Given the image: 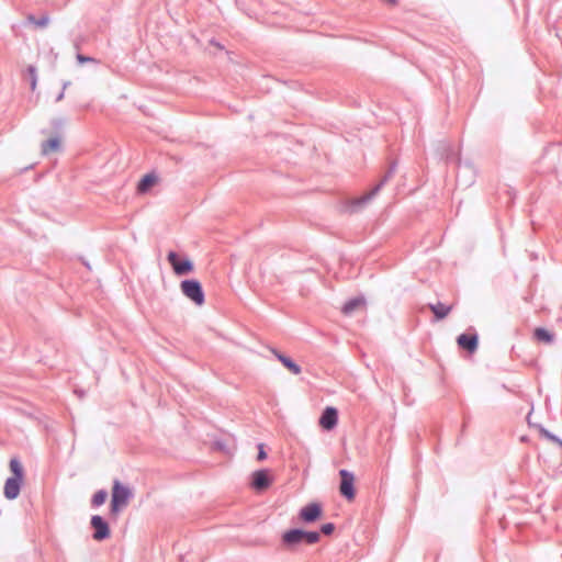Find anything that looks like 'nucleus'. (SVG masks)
<instances>
[{
    "label": "nucleus",
    "instance_id": "1",
    "mask_svg": "<svg viewBox=\"0 0 562 562\" xmlns=\"http://www.w3.org/2000/svg\"><path fill=\"white\" fill-rule=\"evenodd\" d=\"M396 171V164H391L389 170L383 176V178L380 180V182L371 189L368 193L353 199L348 209L351 213L360 211L364 205H367L378 193L379 191L384 187V184L394 176Z\"/></svg>",
    "mask_w": 562,
    "mask_h": 562
},
{
    "label": "nucleus",
    "instance_id": "2",
    "mask_svg": "<svg viewBox=\"0 0 562 562\" xmlns=\"http://www.w3.org/2000/svg\"><path fill=\"white\" fill-rule=\"evenodd\" d=\"M180 290L187 299L198 306H201L205 302L202 284L196 279L182 280L180 283Z\"/></svg>",
    "mask_w": 562,
    "mask_h": 562
},
{
    "label": "nucleus",
    "instance_id": "3",
    "mask_svg": "<svg viewBox=\"0 0 562 562\" xmlns=\"http://www.w3.org/2000/svg\"><path fill=\"white\" fill-rule=\"evenodd\" d=\"M131 497V490L123 485L119 480H115L112 487L111 513L117 514L122 507L127 505Z\"/></svg>",
    "mask_w": 562,
    "mask_h": 562
},
{
    "label": "nucleus",
    "instance_id": "4",
    "mask_svg": "<svg viewBox=\"0 0 562 562\" xmlns=\"http://www.w3.org/2000/svg\"><path fill=\"white\" fill-rule=\"evenodd\" d=\"M167 260L170 263L175 274L179 277L189 274L194 269L193 262L189 258L181 260L179 255L172 250L168 252Z\"/></svg>",
    "mask_w": 562,
    "mask_h": 562
},
{
    "label": "nucleus",
    "instance_id": "5",
    "mask_svg": "<svg viewBox=\"0 0 562 562\" xmlns=\"http://www.w3.org/2000/svg\"><path fill=\"white\" fill-rule=\"evenodd\" d=\"M90 526L93 529L92 538L95 541H103L111 535L108 521L100 515H93L91 517Z\"/></svg>",
    "mask_w": 562,
    "mask_h": 562
},
{
    "label": "nucleus",
    "instance_id": "6",
    "mask_svg": "<svg viewBox=\"0 0 562 562\" xmlns=\"http://www.w3.org/2000/svg\"><path fill=\"white\" fill-rule=\"evenodd\" d=\"M340 476V486L339 492L340 494L348 501H351L356 496V490H355V476L353 474L346 470L341 469L339 471Z\"/></svg>",
    "mask_w": 562,
    "mask_h": 562
},
{
    "label": "nucleus",
    "instance_id": "7",
    "mask_svg": "<svg viewBox=\"0 0 562 562\" xmlns=\"http://www.w3.org/2000/svg\"><path fill=\"white\" fill-rule=\"evenodd\" d=\"M272 477L268 469H260L251 474L250 486L257 491L262 492L270 487Z\"/></svg>",
    "mask_w": 562,
    "mask_h": 562
},
{
    "label": "nucleus",
    "instance_id": "8",
    "mask_svg": "<svg viewBox=\"0 0 562 562\" xmlns=\"http://www.w3.org/2000/svg\"><path fill=\"white\" fill-rule=\"evenodd\" d=\"M322 516V506L318 503H310L302 507L299 517L306 524L315 522Z\"/></svg>",
    "mask_w": 562,
    "mask_h": 562
},
{
    "label": "nucleus",
    "instance_id": "9",
    "mask_svg": "<svg viewBox=\"0 0 562 562\" xmlns=\"http://www.w3.org/2000/svg\"><path fill=\"white\" fill-rule=\"evenodd\" d=\"M457 344L459 348L470 353H474L479 347V336L476 333H463L457 337Z\"/></svg>",
    "mask_w": 562,
    "mask_h": 562
},
{
    "label": "nucleus",
    "instance_id": "10",
    "mask_svg": "<svg viewBox=\"0 0 562 562\" xmlns=\"http://www.w3.org/2000/svg\"><path fill=\"white\" fill-rule=\"evenodd\" d=\"M338 423V411L333 406H327L319 417V425L325 430H331Z\"/></svg>",
    "mask_w": 562,
    "mask_h": 562
},
{
    "label": "nucleus",
    "instance_id": "11",
    "mask_svg": "<svg viewBox=\"0 0 562 562\" xmlns=\"http://www.w3.org/2000/svg\"><path fill=\"white\" fill-rule=\"evenodd\" d=\"M302 542H304L303 529H289L282 535V543L288 549H292Z\"/></svg>",
    "mask_w": 562,
    "mask_h": 562
},
{
    "label": "nucleus",
    "instance_id": "12",
    "mask_svg": "<svg viewBox=\"0 0 562 562\" xmlns=\"http://www.w3.org/2000/svg\"><path fill=\"white\" fill-rule=\"evenodd\" d=\"M474 167L470 162L458 165L457 181L461 184L469 186L474 181Z\"/></svg>",
    "mask_w": 562,
    "mask_h": 562
},
{
    "label": "nucleus",
    "instance_id": "13",
    "mask_svg": "<svg viewBox=\"0 0 562 562\" xmlns=\"http://www.w3.org/2000/svg\"><path fill=\"white\" fill-rule=\"evenodd\" d=\"M23 484V480L15 477H8L4 483L3 494L9 501L15 499L20 495V491Z\"/></svg>",
    "mask_w": 562,
    "mask_h": 562
},
{
    "label": "nucleus",
    "instance_id": "14",
    "mask_svg": "<svg viewBox=\"0 0 562 562\" xmlns=\"http://www.w3.org/2000/svg\"><path fill=\"white\" fill-rule=\"evenodd\" d=\"M276 358L293 374H300L302 369L301 367L294 362L290 357L279 352L278 350H272Z\"/></svg>",
    "mask_w": 562,
    "mask_h": 562
},
{
    "label": "nucleus",
    "instance_id": "15",
    "mask_svg": "<svg viewBox=\"0 0 562 562\" xmlns=\"http://www.w3.org/2000/svg\"><path fill=\"white\" fill-rule=\"evenodd\" d=\"M428 307L430 308V311L435 314V318L436 321H441L445 317L448 316V314L451 312L452 310V306L451 305H446L441 302H438L436 304H428Z\"/></svg>",
    "mask_w": 562,
    "mask_h": 562
},
{
    "label": "nucleus",
    "instance_id": "16",
    "mask_svg": "<svg viewBox=\"0 0 562 562\" xmlns=\"http://www.w3.org/2000/svg\"><path fill=\"white\" fill-rule=\"evenodd\" d=\"M157 181V177L154 173L145 175L137 184V191L139 193L147 192Z\"/></svg>",
    "mask_w": 562,
    "mask_h": 562
},
{
    "label": "nucleus",
    "instance_id": "17",
    "mask_svg": "<svg viewBox=\"0 0 562 562\" xmlns=\"http://www.w3.org/2000/svg\"><path fill=\"white\" fill-rule=\"evenodd\" d=\"M364 304V299L363 297H353V299H350L348 300L344 305H342V308H341V312L345 314V315H350L351 313H353L359 306L363 305Z\"/></svg>",
    "mask_w": 562,
    "mask_h": 562
},
{
    "label": "nucleus",
    "instance_id": "18",
    "mask_svg": "<svg viewBox=\"0 0 562 562\" xmlns=\"http://www.w3.org/2000/svg\"><path fill=\"white\" fill-rule=\"evenodd\" d=\"M10 470L12 472V476L11 477H15V479H19V480H23L24 479V470H23V467H22V463L20 462V460L18 458H12L10 460Z\"/></svg>",
    "mask_w": 562,
    "mask_h": 562
},
{
    "label": "nucleus",
    "instance_id": "19",
    "mask_svg": "<svg viewBox=\"0 0 562 562\" xmlns=\"http://www.w3.org/2000/svg\"><path fill=\"white\" fill-rule=\"evenodd\" d=\"M535 338L538 341L551 344L554 339V336L552 333H550L546 328L539 327V328L535 329Z\"/></svg>",
    "mask_w": 562,
    "mask_h": 562
},
{
    "label": "nucleus",
    "instance_id": "20",
    "mask_svg": "<svg viewBox=\"0 0 562 562\" xmlns=\"http://www.w3.org/2000/svg\"><path fill=\"white\" fill-rule=\"evenodd\" d=\"M59 146H60V142H59L58 137L49 138L48 140H46L42 144V153L44 155H47L50 151L57 150L59 148Z\"/></svg>",
    "mask_w": 562,
    "mask_h": 562
},
{
    "label": "nucleus",
    "instance_id": "21",
    "mask_svg": "<svg viewBox=\"0 0 562 562\" xmlns=\"http://www.w3.org/2000/svg\"><path fill=\"white\" fill-rule=\"evenodd\" d=\"M26 20L29 23L34 24L35 26L38 27H46L49 23V16L47 14L42 15L40 19H37L33 14H29L26 16Z\"/></svg>",
    "mask_w": 562,
    "mask_h": 562
},
{
    "label": "nucleus",
    "instance_id": "22",
    "mask_svg": "<svg viewBox=\"0 0 562 562\" xmlns=\"http://www.w3.org/2000/svg\"><path fill=\"white\" fill-rule=\"evenodd\" d=\"M106 497H108V493L105 490H99L98 492L94 493V495L92 496V499H91V505L93 507H99L101 506L102 504H104V502L106 501Z\"/></svg>",
    "mask_w": 562,
    "mask_h": 562
},
{
    "label": "nucleus",
    "instance_id": "23",
    "mask_svg": "<svg viewBox=\"0 0 562 562\" xmlns=\"http://www.w3.org/2000/svg\"><path fill=\"white\" fill-rule=\"evenodd\" d=\"M539 430H540V434L542 437L549 439L550 441L555 443L562 450V440L559 437H557L555 435H553L552 432H550L542 426L539 427Z\"/></svg>",
    "mask_w": 562,
    "mask_h": 562
},
{
    "label": "nucleus",
    "instance_id": "24",
    "mask_svg": "<svg viewBox=\"0 0 562 562\" xmlns=\"http://www.w3.org/2000/svg\"><path fill=\"white\" fill-rule=\"evenodd\" d=\"M304 542L307 544H314L319 541L321 535L317 531L303 530Z\"/></svg>",
    "mask_w": 562,
    "mask_h": 562
},
{
    "label": "nucleus",
    "instance_id": "25",
    "mask_svg": "<svg viewBox=\"0 0 562 562\" xmlns=\"http://www.w3.org/2000/svg\"><path fill=\"white\" fill-rule=\"evenodd\" d=\"M27 72L31 77V89L35 90L36 83H37V75H36V67L33 65H30L27 67Z\"/></svg>",
    "mask_w": 562,
    "mask_h": 562
},
{
    "label": "nucleus",
    "instance_id": "26",
    "mask_svg": "<svg viewBox=\"0 0 562 562\" xmlns=\"http://www.w3.org/2000/svg\"><path fill=\"white\" fill-rule=\"evenodd\" d=\"M76 58H77V61L79 64H86V63L98 64L99 63L95 58L90 57V56H86V55H82V54H77Z\"/></svg>",
    "mask_w": 562,
    "mask_h": 562
},
{
    "label": "nucleus",
    "instance_id": "27",
    "mask_svg": "<svg viewBox=\"0 0 562 562\" xmlns=\"http://www.w3.org/2000/svg\"><path fill=\"white\" fill-rule=\"evenodd\" d=\"M335 530V525L333 522H326L324 525H322L321 527V531L326 535V536H329L334 532Z\"/></svg>",
    "mask_w": 562,
    "mask_h": 562
},
{
    "label": "nucleus",
    "instance_id": "28",
    "mask_svg": "<svg viewBox=\"0 0 562 562\" xmlns=\"http://www.w3.org/2000/svg\"><path fill=\"white\" fill-rule=\"evenodd\" d=\"M267 458V452L265 451V448H263V445L262 443H259L258 445V454H257V460L259 461H262Z\"/></svg>",
    "mask_w": 562,
    "mask_h": 562
},
{
    "label": "nucleus",
    "instance_id": "29",
    "mask_svg": "<svg viewBox=\"0 0 562 562\" xmlns=\"http://www.w3.org/2000/svg\"><path fill=\"white\" fill-rule=\"evenodd\" d=\"M453 159V154H452V149L451 148H448L447 149V153H446V160L447 161H450Z\"/></svg>",
    "mask_w": 562,
    "mask_h": 562
},
{
    "label": "nucleus",
    "instance_id": "30",
    "mask_svg": "<svg viewBox=\"0 0 562 562\" xmlns=\"http://www.w3.org/2000/svg\"><path fill=\"white\" fill-rule=\"evenodd\" d=\"M63 98H64V90H61V91L57 94V97H56L55 101H56V102H59V101H61V100H63Z\"/></svg>",
    "mask_w": 562,
    "mask_h": 562
},
{
    "label": "nucleus",
    "instance_id": "31",
    "mask_svg": "<svg viewBox=\"0 0 562 562\" xmlns=\"http://www.w3.org/2000/svg\"><path fill=\"white\" fill-rule=\"evenodd\" d=\"M54 125H55L56 127L61 126V125H63V120H55V121H54Z\"/></svg>",
    "mask_w": 562,
    "mask_h": 562
},
{
    "label": "nucleus",
    "instance_id": "32",
    "mask_svg": "<svg viewBox=\"0 0 562 562\" xmlns=\"http://www.w3.org/2000/svg\"><path fill=\"white\" fill-rule=\"evenodd\" d=\"M211 44L216 45L218 48H222L221 44L216 43L214 40H211Z\"/></svg>",
    "mask_w": 562,
    "mask_h": 562
},
{
    "label": "nucleus",
    "instance_id": "33",
    "mask_svg": "<svg viewBox=\"0 0 562 562\" xmlns=\"http://www.w3.org/2000/svg\"><path fill=\"white\" fill-rule=\"evenodd\" d=\"M392 4H396L397 0H387Z\"/></svg>",
    "mask_w": 562,
    "mask_h": 562
},
{
    "label": "nucleus",
    "instance_id": "34",
    "mask_svg": "<svg viewBox=\"0 0 562 562\" xmlns=\"http://www.w3.org/2000/svg\"><path fill=\"white\" fill-rule=\"evenodd\" d=\"M69 85V82H65L64 86H63V90L65 91V89L67 88V86Z\"/></svg>",
    "mask_w": 562,
    "mask_h": 562
}]
</instances>
